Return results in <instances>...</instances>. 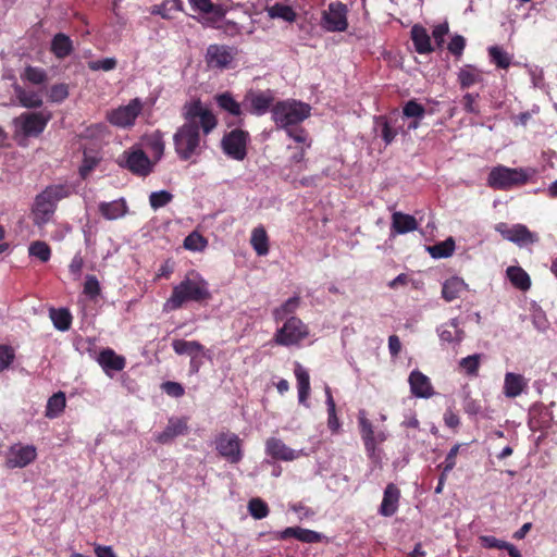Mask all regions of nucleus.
Returning a JSON list of instances; mask_svg holds the SVG:
<instances>
[{"label": "nucleus", "mask_w": 557, "mask_h": 557, "mask_svg": "<svg viewBox=\"0 0 557 557\" xmlns=\"http://www.w3.org/2000/svg\"><path fill=\"white\" fill-rule=\"evenodd\" d=\"M127 211V206L124 199L113 200L111 202H101L99 205V212L107 220H116L122 218Z\"/></svg>", "instance_id": "30"}, {"label": "nucleus", "mask_w": 557, "mask_h": 557, "mask_svg": "<svg viewBox=\"0 0 557 557\" xmlns=\"http://www.w3.org/2000/svg\"><path fill=\"white\" fill-rule=\"evenodd\" d=\"M248 511L255 519H263L268 516V505L260 498H252L248 503Z\"/></svg>", "instance_id": "49"}, {"label": "nucleus", "mask_w": 557, "mask_h": 557, "mask_svg": "<svg viewBox=\"0 0 557 557\" xmlns=\"http://www.w3.org/2000/svg\"><path fill=\"white\" fill-rule=\"evenodd\" d=\"M211 298L208 283L201 276L185 277L173 287L170 298L165 302L169 310H177L188 301L202 302Z\"/></svg>", "instance_id": "3"}, {"label": "nucleus", "mask_w": 557, "mask_h": 557, "mask_svg": "<svg viewBox=\"0 0 557 557\" xmlns=\"http://www.w3.org/2000/svg\"><path fill=\"white\" fill-rule=\"evenodd\" d=\"M218 453H240L242 440L231 432H223L215 440Z\"/></svg>", "instance_id": "26"}, {"label": "nucleus", "mask_w": 557, "mask_h": 557, "mask_svg": "<svg viewBox=\"0 0 557 557\" xmlns=\"http://www.w3.org/2000/svg\"><path fill=\"white\" fill-rule=\"evenodd\" d=\"M215 101L218 106L236 117H240L243 115L242 104L237 102L234 97L230 92H223L215 96ZM238 123H242V119H239Z\"/></svg>", "instance_id": "32"}, {"label": "nucleus", "mask_w": 557, "mask_h": 557, "mask_svg": "<svg viewBox=\"0 0 557 557\" xmlns=\"http://www.w3.org/2000/svg\"><path fill=\"white\" fill-rule=\"evenodd\" d=\"M36 455H9L5 460V467L9 469L24 468L33 462Z\"/></svg>", "instance_id": "52"}, {"label": "nucleus", "mask_w": 557, "mask_h": 557, "mask_svg": "<svg viewBox=\"0 0 557 557\" xmlns=\"http://www.w3.org/2000/svg\"><path fill=\"white\" fill-rule=\"evenodd\" d=\"M466 284L459 277H450L445 281L442 287V296L446 301H453L459 297Z\"/></svg>", "instance_id": "36"}, {"label": "nucleus", "mask_w": 557, "mask_h": 557, "mask_svg": "<svg viewBox=\"0 0 557 557\" xmlns=\"http://www.w3.org/2000/svg\"><path fill=\"white\" fill-rule=\"evenodd\" d=\"M272 102V98L263 92L247 95L244 101L245 107H249L250 111L256 114H263L268 111Z\"/></svg>", "instance_id": "28"}, {"label": "nucleus", "mask_w": 557, "mask_h": 557, "mask_svg": "<svg viewBox=\"0 0 557 557\" xmlns=\"http://www.w3.org/2000/svg\"><path fill=\"white\" fill-rule=\"evenodd\" d=\"M325 395L327 406V426L332 432H337L341 426V423L336 414V405L332 396L331 388L329 386L325 387Z\"/></svg>", "instance_id": "41"}, {"label": "nucleus", "mask_w": 557, "mask_h": 557, "mask_svg": "<svg viewBox=\"0 0 557 557\" xmlns=\"http://www.w3.org/2000/svg\"><path fill=\"white\" fill-rule=\"evenodd\" d=\"M459 366L468 375H478L480 367V355H471L462 358L459 362Z\"/></svg>", "instance_id": "53"}, {"label": "nucleus", "mask_w": 557, "mask_h": 557, "mask_svg": "<svg viewBox=\"0 0 557 557\" xmlns=\"http://www.w3.org/2000/svg\"><path fill=\"white\" fill-rule=\"evenodd\" d=\"M491 61L499 69H508L511 63V57L500 47L493 46L488 48Z\"/></svg>", "instance_id": "44"}, {"label": "nucleus", "mask_w": 557, "mask_h": 557, "mask_svg": "<svg viewBox=\"0 0 557 557\" xmlns=\"http://www.w3.org/2000/svg\"><path fill=\"white\" fill-rule=\"evenodd\" d=\"M97 362L103 372L112 376V372H120L126 366V359L122 355H117L112 348H103L97 357Z\"/></svg>", "instance_id": "16"}, {"label": "nucleus", "mask_w": 557, "mask_h": 557, "mask_svg": "<svg viewBox=\"0 0 557 557\" xmlns=\"http://www.w3.org/2000/svg\"><path fill=\"white\" fill-rule=\"evenodd\" d=\"M14 358V349L11 346L0 345V373L11 366Z\"/></svg>", "instance_id": "57"}, {"label": "nucleus", "mask_w": 557, "mask_h": 557, "mask_svg": "<svg viewBox=\"0 0 557 557\" xmlns=\"http://www.w3.org/2000/svg\"><path fill=\"white\" fill-rule=\"evenodd\" d=\"M99 161H100V159L98 157L90 156L86 151L84 152L83 162L78 170L79 176L82 177V180H86L89 176V174L98 165Z\"/></svg>", "instance_id": "51"}, {"label": "nucleus", "mask_w": 557, "mask_h": 557, "mask_svg": "<svg viewBox=\"0 0 557 557\" xmlns=\"http://www.w3.org/2000/svg\"><path fill=\"white\" fill-rule=\"evenodd\" d=\"M358 426L364 443V448L368 453H374L376 446L387 438L386 429L373 424V422L367 418L364 410L358 412Z\"/></svg>", "instance_id": "8"}, {"label": "nucleus", "mask_w": 557, "mask_h": 557, "mask_svg": "<svg viewBox=\"0 0 557 557\" xmlns=\"http://www.w3.org/2000/svg\"><path fill=\"white\" fill-rule=\"evenodd\" d=\"M173 195L168 190L153 191L149 196V203L152 209L157 210L170 203Z\"/></svg>", "instance_id": "50"}, {"label": "nucleus", "mask_w": 557, "mask_h": 557, "mask_svg": "<svg viewBox=\"0 0 557 557\" xmlns=\"http://www.w3.org/2000/svg\"><path fill=\"white\" fill-rule=\"evenodd\" d=\"M308 335V326L299 318L290 317L281 327V345H298Z\"/></svg>", "instance_id": "15"}, {"label": "nucleus", "mask_w": 557, "mask_h": 557, "mask_svg": "<svg viewBox=\"0 0 557 557\" xmlns=\"http://www.w3.org/2000/svg\"><path fill=\"white\" fill-rule=\"evenodd\" d=\"M403 114L409 119H423L425 115V108L417 100L412 99L406 102L403 107Z\"/></svg>", "instance_id": "48"}, {"label": "nucleus", "mask_w": 557, "mask_h": 557, "mask_svg": "<svg viewBox=\"0 0 557 557\" xmlns=\"http://www.w3.org/2000/svg\"><path fill=\"white\" fill-rule=\"evenodd\" d=\"M249 137V133L242 128H235L225 133L221 140L223 152L234 160L243 161L247 156Z\"/></svg>", "instance_id": "9"}, {"label": "nucleus", "mask_w": 557, "mask_h": 557, "mask_svg": "<svg viewBox=\"0 0 557 557\" xmlns=\"http://www.w3.org/2000/svg\"><path fill=\"white\" fill-rule=\"evenodd\" d=\"M528 169L497 165L487 176V185L495 190H509L525 185L532 175Z\"/></svg>", "instance_id": "5"}, {"label": "nucleus", "mask_w": 557, "mask_h": 557, "mask_svg": "<svg viewBox=\"0 0 557 557\" xmlns=\"http://www.w3.org/2000/svg\"><path fill=\"white\" fill-rule=\"evenodd\" d=\"M66 405L65 395L63 392H58L53 394L47 403L46 407V417L53 419L60 416Z\"/></svg>", "instance_id": "38"}, {"label": "nucleus", "mask_w": 557, "mask_h": 557, "mask_svg": "<svg viewBox=\"0 0 557 557\" xmlns=\"http://www.w3.org/2000/svg\"><path fill=\"white\" fill-rule=\"evenodd\" d=\"M172 347L177 355H188L190 358L199 356L205 351L203 345L197 341L174 339Z\"/></svg>", "instance_id": "33"}, {"label": "nucleus", "mask_w": 557, "mask_h": 557, "mask_svg": "<svg viewBox=\"0 0 557 557\" xmlns=\"http://www.w3.org/2000/svg\"><path fill=\"white\" fill-rule=\"evenodd\" d=\"M28 253L41 262H48L51 258V248L46 242L35 240L29 245Z\"/></svg>", "instance_id": "43"}, {"label": "nucleus", "mask_w": 557, "mask_h": 557, "mask_svg": "<svg viewBox=\"0 0 557 557\" xmlns=\"http://www.w3.org/2000/svg\"><path fill=\"white\" fill-rule=\"evenodd\" d=\"M400 120H403V117H400L397 112L375 117V127L380 132V137L386 146L391 145L395 140L399 131L407 134V132L404 131L403 124L399 123Z\"/></svg>", "instance_id": "14"}, {"label": "nucleus", "mask_w": 557, "mask_h": 557, "mask_svg": "<svg viewBox=\"0 0 557 557\" xmlns=\"http://www.w3.org/2000/svg\"><path fill=\"white\" fill-rule=\"evenodd\" d=\"M465 47H466V39L460 35L454 36L448 44L449 52L456 57H459L462 54Z\"/></svg>", "instance_id": "61"}, {"label": "nucleus", "mask_w": 557, "mask_h": 557, "mask_svg": "<svg viewBox=\"0 0 557 557\" xmlns=\"http://www.w3.org/2000/svg\"><path fill=\"white\" fill-rule=\"evenodd\" d=\"M428 250L433 258H447L450 257L455 250V242L453 238H447L444 242L430 246Z\"/></svg>", "instance_id": "42"}, {"label": "nucleus", "mask_w": 557, "mask_h": 557, "mask_svg": "<svg viewBox=\"0 0 557 557\" xmlns=\"http://www.w3.org/2000/svg\"><path fill=\"white\" fill-rule=\"evenodd\" d=\"M119 164L139 176L149 175L153 165L145 151L138 148L125 150L120 157Z\"/></svg>", "instance_id": "11"}, {"label": "nucleus", "mask_w": 557, "mask_h": 557, "mask_svg": "<svg viewBox=\"0 0 557 557\" xmlns=\"http://www.w3.org/2000/svg\"><path fill=\"white\" fill-rule=\"evenodd\" d=\"M188 429V419L185 417H171L165 429L157 435L159 443L172 442L176 436L183 435Z\"/></svg>", "instance_id": "18"}, {"label": "nucleus", "mask_w": 557, "mask_h": 557, "mask_svg": "<svg viewBox=\"0 0 557 557\" xmlns=\"http://www.w3.org/2000/svg\"><path fill=\"white\" fill-rule=\"evenodd\" d=\"M506 274L510 283L518 289L527 292L531 287L530 275L521 268L511 265L506 270Z\"/></svg>", "instance_id": "29"}, {"label": "nucleus", "mask_w": 557, "mask_h": 557, "mask_svg": "<svg viewBox=\"0 0 557 557\" xmlns=\"http://www.w3.org/2000/svg\"><path fill=\"white\" fill-rule=\"evenodd\" d=\"M294 537L302 543H319L322 541V534L300 527L286 528L281 532V539Z\"/></svg>", "instance_id": "24"}, {"label": "nucleus", "mask_w": 557, "mask_h": 557, "mask_svg": "<svg viewBox=\"0 0 557 557\" xmlns=\"http://www.w3.org/2000/svg\"><path fill=\"white\" fill-rule=\"evenodd\" d=\"M162 388L169 396L175 398H180L185 394L184 387L177 382L168 381L162 384Z\"/></svg>", "instance_id": "62"}, {"label": "nucleus", "mask_w": 557, "mask_h": 557, "mask_svg": "<svg viewBox=\"0 0 557 557\" xmlns=\"http://www.w3.org/2000/svg\"><path fill=\"white\" fill-rule=\"evenodd\" d=\"M528 382L521 375L512 372H508L504 380V394L508 398H516L519 396L524 388H527Z\"/></svg>", "instance_id": "23"}, {"label": "nucleus", "mask_w": 557, "mask_h": 557, "mask_svg": "<svg viewBox=\"0 0 557 557\" xmlns=\"http://www.w3.org/2000/svg\"><path fill=\"white\" fill-rule=\"evenodd\" d=\"M410 392L419 398H430L434 391L431 380L419 370H413L408 379Z\"/></svg>", "instance_id": "17"}, {"label": "nucleus", "mask_w": 557, "mask_h": 557, "mask_svg": "<svg viewBox=\"0 0 557 557\" xmlns=\"http://www.w3.org/2000/svg\"><path fill=\"white\" fill-rule=\"evenodd\" d=\"M479 542L482 547L487 549H505L507 553L509 552L510 547H513L509 542L499 540L492 535H481L479 536Z\"/></svg>", "instance_id": "47"}, {"label": "nucleus", "mask_w": 557, "mask_h": 557, "mask_svg": "<svg viewBox=\"0 0 557 557\" xmlns=\"http://www.w3.org/2000/svg\"><path fill=\"white\" fill-rule=\"evenodd\" d=\"M297 379L298 399L300 404H305L310 393V377L306 369L300 364L295 368Z\"/></svg>", "instance_id": "35"}, {"label": "nucleus", "mask_w": 557, "mask_h": 557, "mask_svg": "<svg viewBox=\"0 0 557 557\" xmlns=\"http://www.w3.org/2000/svg\"><path fill=\"white\" fill-rule=\"evenodd\" d=\"M13 91L21 107L26 109H38L42 106V97L38 91L26 90L18 84L13 85Z\"/></svg>", "instance_id": "20"}, {"label": "nucleus", "mask_w": 557, "mask_h": 557, "mask_svg": "<svg viewBox=\"0 0 557 557\" xmlns=\"http://www.w3.org/2000/svg\"><path fill=\"white\" fill-rule=\"evenodd\" d=\"M348 8L342 1L331 2L322 12L320 25L330 33H343L348 28Z\"/></svg>", "instance_id": "7"}, {"label": "nucleus", "mask_w": 557, "mask_h": 557, "mask_svg": "<svg viewBox=\"0 0 557 557\" xmlns=\"http://www.w3.org/2000/svg\"><path fill=\"white\" fill-rule=\"evenodd\" d=\"M101 292L98 278L95 275H87L84 283V294L94 299L99 296Z\"/></svg>", "instance_id": "56"}, {"label": "nucleus", "mask_w": 557, "mask_h": 557, "mask_svg": "<svg viewBox=\"0 0 557 557\" xmlns=\"http://www.w3.org/2000/svg\"><path fill=\"white\" fill-rule=\"evenodd\" d=\"M50 319L54 327L59 331L65 332L72 325V314L66 308L50 309Z\"/></svg>", "instance_id": "37"}, {"label": "nucleus", "mask_w": 557, "mask_h": 557, "mask_svg": "<svg viewBox=\"0 0 557 557\" xmlns=\"http://www.w3.org/2000/svg\"><path fill=\"white\" fill-rule=\"evenodd\" d=\"M300 305V297L294 296L281 306L282 313H293Z\"/></svg>", "instance_id": "64"}, {"label": "nucleus", "mask_w": 557, "mask_h": 557, "mask_svg": "<svg viewBox=\"0 0 557 557\" xmlns=\"http://www.w3.org/2000/svg\"><path fill=\"white\" fill-rule=\"evenodd\" d=\"M21 78L34 85H41L48 81V74L41 67L27 65L21 74Z\"/></svg>", "instance_id": "40"}, {"label": "nucleus", "mask_w": 557, "mask_h": 557, "mask_svg": "<svg viewBox=\"0 0 557 557\" xmlns=\"http://www.w3.org/2000/svg\"><path fill=\"white\" fill-rule=\"evenodd\" d=\"M448 24L447 23H443V24H438L434 27L433 32H432V36L435 40V44L438 46V47H442L444 41H445V36L448 34Z\"/></svg>", "instance_id": "63"}, {"label": "nucleus", "mask_w": 557, "mask_h": 557, "mask_svg": "<svg viewBox=\"0 0 557 557\" xmlns=\"http://www.w3.org/2000/svg\"><path fill=\"white\" fill-rule=\"evenodd\" d=\"M310 113L311 107L308 103L297 100L281 101V129H284L288 139L306 141L308 132L300 124Z\"/></svg>", "instance_id": "4"}, {"label": "nucleus", "mask_w": 557, "mask_h": 557, "mask_svg": "<svg viewBox=\"0 0 557 557\" xmlns=\"http://www.w3.org/2000/svg\"><path fill=\"white\" fill-rule=\"evenodd\" d=\"M144 143L156 161H159L163 157L165 143L161 131H156L150 135L145 136Z\"/></svg>", "instance_id": "31"}, {"label": "nucleus", "mask_w": 557, "mask_h": 557, "mask_svg": "<svg viewBox=\"0 0 557 557\" xmlns=\"http://www.w3.org/2000/svg\"><path fill=\"white\" fill-rule=\"evenodd\" d=\"M418 228V221L413 215L396 211L392 214L391 231L394 234H406Z\"/></svg>", "instance_id": "21"}, {"label": "nucleus", "mask_w": 557, "mask_h": 557, "mask_svg": "<svg viewBox=\"0 0 557 557\" xmlns=\"http://www.w3.org/2000/svg\"><path fill=\"white\" fill-rule=\"evenodd\" d=\"M251 246L258 256H264L269 251L268 235L263 227H256L251 233Z\"/></svg>", "instance_id": "39"}, {"label": "nucleus", "mask_w": 557, "mask_h": 557, "mask_svg": "<svg viewBox=\"0 0 557 557\" xmlns=\"http://www.w3.org/2000/svg\"><path fill=\"white\" fill-rule=\"evenodd\" d=\"M479 98V94L467 92L461 99L463 110L470 114H480V108L478 104Z\"/></svg>", "instance_id": "54"}, {"label": "nucleus", "mask_w": 557, "mask_h": 557, "mask_svg": "<svg viewBox=\"0 0 557 557\" xmlns=\"http://www.w3.org/2000/svg\"><path fill=\"white\" fill-rule=\"evenodd\" d=\"M237 49L226 45L213 44L207 48L206 63L210 69H227L237 55Z\"/></svg>", "instance_id": "12"}, {"label": "nucleus", "mask_w": 557, "mask_h": 557, "mask_svg": "<svg viewBox=\"0 0 557 557\" xmlns=\"http://www.w3.org/2000/svg\"><path fill=\"white\" fill-rule=\"evenodd\" d=\"M410 33L414 49L419 54H429L434 51L431 38L422 25H413Z\"/></svg>", "instance_id": "22"}, {"label": "nucleus", "mask_w": 557, "mask_h": 557, "mask_svg": "<svg viewBox=\"0 0 557 557\" xmlns=\"http://www.w3.org/2000/svg\"><path fill=\"white\" fill-rule=\"evenodd\" d=\"M143 107V101L139 98L132 99L126 106H120L109 111L107 113V120L110 124L117 127H132L141 113Z\"/></svg>", "instance_id": "10"}, {"label": "nucleus", "mask_w": 557, "mask_h": 557, "mask_svg": "<svg viewBox=\"0 0 557 557\" xmlns=\"http://www.w3.org/2000/svg\"><path fill=\"white\" fill-rule=\"evenodd\" d=\"M483 81L482 72L473 65H465L458 72V83L461 89H468L471 86Z\"/></svg>", "instance_id": "27"}, {"label": "nucleus", "mask_w": 557, "mask_h": 557, "mask_svg": "<svg viewBox=\"0 0 557 557\" xmlns=\"http://www.w3.org/2000/svg\"><path fill=\"white\" fill-rule=\"evenodd\" d=\"M462 406L465 412L470 416H476L482 411L480 401L471 397L470 393H466Z\"/></svg>", "instance_id": "60"}, {"label": "nucleus", "mask_w": 557, "mask_h": 557, "mask_svg": "<svg viewBox=\"0 0 557 557\" xmlns=\"http://www.w3.org/2000/svg\"><path fill=\"white\" fill-rule=\"evenodd\" d=\"M292 143L287 144L286 152L288 153V158L294 163H299L304 160L306 149L311 147V138L309 134H306V141H298L297 139H289Z\"/></svg>", "instance_id": "34"}, {"label": "nucleus", "mask_w": 557, "mask_h": 557, "mask_svg": "<svg viewBox=\"0 0 557 557\" xmlns=\"http://www.w3.org/2000/svg\"><path fill=\"white\" fill-rule=\"evenodd\" d=\"M116 66V60L114 58H106L102 60L88 62V67L91 71H112Z\"/></svg>", "instance_id": "59"}, {"label": "nucleus", "mask_w": 557, "mask_h": 557, "mask_svg": "<svg viewBox=\"0 0 557 557\" xmlns=\"http://www.w3.org/2000/svg\"><path fill=\"white\" fill-rule=\"evenodd\" d=\"M495 230L504 239L519 246L534 244L537 242V236L523 224H513L510 226L505 222H500L495 225Z\"/></svg>", "instance_id": "13"}, {"label": "nucleus", "mask_w": 557, "mask_h": 557, "mask_svg": "<svg viewBox=\"0 0 557 557\" xmlns=\"http://www.w3.org/2000/svg\"><path fill=\"white\" fill-rule=\"evenodd\" d=\"M194 10L205 13V14H214L218 17L223 16V11L220 7L213 4L211 0H189Z\"/></svg>", "instance_id": "45"}, {"label": "nucleus", "mask_w": 557, "mask_h": 557, "mask_svg": "<svg viewBox=\"0 0 557 557\" xmlns=\"http://www.w3.org/2000/svg\"><path fill=\"white\" fill-rule=\"evenodd\" d=\"M400 491L394 483H388L384 490L379 512L384 517L393 516L398 509Z\"/></svg>", "instance_id": "19"}, {"label": "nucleus", "mask_w": 557, "mask_h": 557, "mask_svg": "<svg viewBox=\"0 0 557 557\" xmlns=\"http://www.w3.org/2000/svg\"><path fill=\"white\" fill-rule=\"evenodd\" d=\"M182 116L184 123L174 133L173 145L178 159L188 161L201 154V137L211 134L218 127L219 120L199 98L183 106Z\"/></svg>", "instance_id": "1"}, {"label": "nucleus", "mask_w": 557, "mask_h": 557, "mask_svg": "<svg viewBox=\"0 0 557 557\" xmlns=\"http://www.w3.org/2000/svg\"><path fill=\"white\" fill-rule=\"evenodd\" d=\"M208 245V240L198 232H193L184 239V248L190 251H201Z\"/></svg>", "instance_id": "46"}, {"label": "nucleus", "mask_w": 557, "mask_h": 557, "mask_svg": "<svg viewBox=\"0 0 557 557\" xmlns=\"http://www.w3.org/2000/svg\"><path fill=\"white\" fill-rule=\"evenodd\" d=\"M48 96L51 102L60 103L69 97V86L64 83L55 84L51 86Z\"/></svg>", "instance_id": "55"}, {"label": "nucleus", "mask_w": 557, "mask_h": 557, "mask_svg": "<svg viewBox=\"0 0 557 557\" xmlns=\"http://www.w3.org/2000/svg\"><path fill=\"white\" fill-rule=\"evenodd\" d=\"M51 113L44 112H23L18 116L13 119L14 137L30 138L39 137L46 129Z\"/></svg>", "instance_id": "6"}, {"label": "nucleus", "mask_w": 557, "mask_h": 557, "mask_svg": "<svg viewBox=\"0 0 557 557\" xmlns=\"http://www.w3.org/2000/svg\"><path fill=\"white\" fill-rule=\"evenodd\" d=\"M73 41L67 35L58 33L53 36L50 51L54 54L55 58L65 59L73 52Z\"/></svg>", "instance_id": "25"}, {"label": "nucleus", "mask_w": 557, "mask_h": 557, "mask_svg": "<svg viewBox=\"0 0 557 557\" xmlns=\"http://www.w3.org/2000/svg\"><path fill=\"white\" fill-rule=\"evenodd\" d=\"M84 268V258L81 252H76L69 264V272L75 281L82 276Z\"/></svg>", "instance_id": "58"}, {"label": "nucleus", "mask_w": 557, "mask_h": 557, "mask_svg": "<svg viewBox=\"0 0 557 557\" xmlns=\"http://www.w3.org/2000/svg\"><path fill=\"white\" fill-rule=\"evenodd\" d=\"M74 193L75 186L72 183L65 182L48 185L35 197L32 208L34 223L38 226L47 224L53 216L58 202L69 198Z\"/></svg>", "instance_id": "2"}]
</instances>
